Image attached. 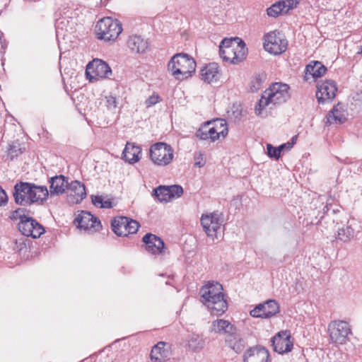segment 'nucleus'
<instances>
[{
	"label": "nucleus",
	"mask_w": 362,
	"mask_h": 362,
	"mask_svg": "<svg viewBox=\"0 0 362 362\" xmlns=\"http://www.w3.org/2000/svg\"><path fill=\"white\" fill-rule=\"evenodd\" d=\"M48 195L47 187L21 181L14 185L13 192L15 202L21 206L31 205L36 202L42 203Z\"/></svg>",
	"instance_id": "1"
},
{
	"label": "nucleus",
	"mask_w": 362,
	"mask_h": 362,
	"mask_svg": "<svg viewBox=\"0 0 362 362\" xmlns=\"http://www.w3.org/2000/svg\"><path fill=\"white\" fill-rule=\"evenodd\" d=\"M223 287L218 282H208L200 289L204 303L213 315L221 316L228 309V303L222 292Z\"/></svg>",
	"instance_id": "2"
},
{
	"label": "nucleus",
	"mask_w": 362,
	"mask_h": 362,
	"mask_svg": "<svg viewBox=\"0 0 362 362\" xmlns=\"http://www.w3.org/2000/svg\"><path fill=\"white\" fill-rule=\"evenodd\" d=\"M290 87L286 83H274L262 95L255 105V113L260 115L262 110L270 105H276L286 103L290 98Z\"/></svg>",
	"instance_id": "3"
},
{
	"label": "nucleus",
	"mask_w": 362,
	"mask_h": 362,
	"mask_svg": "<svg viewBox=\"0 0 362 362\" xmlns=\"http://www.w3.org/2000/svg\"><path fill=\"white\" fill-rule=\"evenodd\" d=\"M247 52L245 42L238 37L225 38L219 46V54L223 60L234 64L243 62Z\"/></svg>",
	"instance_id": "4"
},
{
	"label": "nucleus",
	"mask_w": 362,
	"mask_h": 362,
	"mask_svg": "<svg viewBox=\"0 0 362 362\" xmlns=\"http://www.w3.org/2000/svg\"><path fill=\"white\" fill-rule=\"evenodd\" d=\"M168 68L176 79L184 80L192 76L195 72L196 62L187 54L178 53L171 58Z\"/></svg>",
	"instance_id": "5"
},
{
	"label": "nucleus",
	"mask_w": 362,
	"mask_h": 362,
	"mask_svg": "<svg viewBox=\"0 0 362 362\" xmlns=\"http://www.w3.org/2000/svg\"><path fill=\"white\" fill-rule=\"evenodd\" d=\"M122 31V25L117 19L106 17L100 19L95 25V33L98 39L113 42Z\"/></svg>",
	"instance_id": "6"
},
{
	"label": "nucleus",
	"mask_w": 362,
	"mask_h": 362,
	"mask_svg": "<svg viewBox=\"0 0 362 362\" xmlns=\"http://www.w3.org/2000/svg\"><path fill=\"white\" fill-rule=\"evenodd\" d=\"M173 152L174 150L170 145L164 142H157L150 147V159L155 165L165 166L172 162Z\"/></svg>",
	"instance_id": "7"
},
{
	"label": "nucleus",
	"mask_w": 362,
	"mask_h": 362,
	"mask_svg": "<svg viewBox=\"0 0 362 362\" xmlns=\"http://www.w3.org/2000/svg\"><path fill=\"white\" fill-rule=\"evenodd\" d=\"M264 49L274 55H279L286 52L288 41L279 31L274 30L264 35Z\"/></svg>",
	"instance_id": "8"
},
{
	"label": "nucleus",
	"mask_w": 362,
	"mask_h": 362,
	"mask_svg": "<svg viewBox=\"0 0 362 362\" xmlns=\"http://www.w3.org/2000/svg\"><path fill=\"white\" fill-rule=\"evenodd\" d=\"M140 227L139 223L126 216H117L111 221L112 231L118 236H127L136 233Z\"/></svg>",
	"instance_id": "9"
},
{
	"label": "nucleus",
	"mask_w": 362,
	"mask_h": 362,
	"mask_svg": "<svg viewBox=\"0 0 362 362\" xmlns=\"http://www.w3.org/2000/svg\"><path fill=\"white\" fill-rule=\"evenodd\" d=\"M328 332L332 342L343 344L347 341L348 336L351 333V329L346 321L334 320L328 325Z\"/></svg>",
	"instance_id": "10"
},
{
	"label": "nucleus",
	"mask_w": 362,
	"mask_h": 362,
	"mask_svg": "<svg viewBox=\"0 0 362 362\" xmlns=\"http://www.w3.org/2000/svg\"><path fill=\"white\" fill-rule=\"evenodd\" d=\"M74 223L78 228L91 233L98 232L102 229L100 219L87 211H81L75 218Z\"/></svg>",
	"instance_id": "11"
},
{
	"label": "nucleus",
	"mask_w": 362,
	"mask_h": 362,
	"mask_svg": "<svg viewBox=\"0 0 362 362\" xmlns=\"http://www.w3.org/2000/svg\"><path fill=\"white\" fill-rule=\"evenodd\" d=\"M280 311L279 303L275 300H268L263 303H259L250 311V315L253 317L264 319L270 318Z\"/></svg>",
	"instance_id": "12"
},
{
	"label": "nucleus",
	"mask_w": 362,
	"mask_h": 362,
	"mask_svg": "<svg viewBox=\"0 0 362 362\" xmlns=\"http://www.w3.org/2000/svg\"><path fill=\"white\" fill-rule=\"evenodd\" d=\"M19 231L25 236L33 238H40L45 232V228L31 216L18 224Z\"/></svg>",
	"instance_id": "13"
},
{
	"label": "nucleus",
	"mask_w": 362,
	"mask_h": 362,
	"mask_svg": "<svg viewBox=\"0 0 362 362\" xmlns=\"http://www.w3.org/2000/svg\"><path fill=\"white\" fill-rule=\"evenodd\" d=\"M222 222L221 215L218 212H214L209 215H202L201 218V224L204 230L208 237L213 239L216 238L217 230L220 228Z\"/></svg>",
	"instance_id": "14"
},
{
	"label": "nucleus",
	"mask_w": 362,
	"mask_h": 362,
	"mask_svg": "<svg viewBox=\"0 0 362 362\" xmlns=\"http://www.w3.org/2000/svg\"><path fill=\"white\" fill-rule=\"evenodd\" d=\"M316 98L319 103L332 102L337 91V83L333 80H326L317 86Z\"/></svg>",
	"instance_id": "15"
},
{
	"label": "nucleus",
	"mask_w": 362,
	"mask_h": 362,
	"mask_svg": "<svg viewBox=\"0 0 362 362\" xmlns=\"http://www.w3.org/2000/svg\"><path fill=\"white\" fill-rule=\"evenodd\" d=\"M288 331H281L272 338L274 351L279 354L289 352L293 349V341Z\"/></svg>",
	"instance_id": "16"
},
{
	"label": "nucleus",
	"mask_w": 362,
	"mask_h": 362,
	"mask_svg": "<svg viewBox=\"0 0 362 362\" xmlns=\"http://www.w3.org/2000/svg\"><path fill=\"white\" fill-rule=\"evenodd\" d=\"M86 75L93 74L103 78H109L112 75V69L107 63L100 59H94L86 66Z\"/></svg>",
	"instance_id": "17"
},
{
	"label": "nucleus",
	"mask_w": 362,
	"mask_h": 362,
	"mask_svg": "<svg viewBox=\"0 0 362 362\" xmlns=\"http://www.w3.org/2000/svg\"><path fill=\"white\" fill-rule=\"evenodd\" d=\"M243 362H271L269 352L262 346L250 347L243 355Z\"/></svg>",
	"instance_id": "18"
},
{
	"label": "nucleus",
	"mask_w": 362,
	"mask_h": 362,
	"mask_svg": "<svg viewBox=\"0 0 362 362\" xmlns=\"http://www.w3.org/2000/svg\"><path fill=\"white\" fill-rule=\"evenodd\" d=\"M145 244L146 250L152 255H161L165 253V243L156 235L151 233H146L142 238Z\"/></svg>",
	"instance_id": "19"
},
{
	"label": "nucleus",
	"mask_w": 362,
	"mask_h": 362,
	"mask_svg": "<svg viewBox=\"0 0 362 362\" xmlns=\"http://www.w3.org/2000/svg\"><path fill=\"white\" fill-rule=\"evenodd\" d=\"M170 355V344L165 341H159L151 349V362H166L169 360Z\"/></svg>",
	"instance_id": "20"
},
{
	"label": "nucleus",
	"mask_w": 362,
	"mask_h": 362,
	"mask_svg": "<svg viewBox=\"0 0 362 362\" xmlns=\"http://www.w3.org/2000/svg\"><path fill=\"white\" fill-rule=\"evenodd\" d=\"M225 343L228 348L233 350L236 354L241 353L247 344L245 339L243 338L238 332V329L226 335Z\"/></svg>",
	"instance_id": "21"
},
{
	"label": "nucleus",
	"mask_w": 362,
	"mask_h": 362,
	"mask_svg": "<svg viewBox=\"0 0 362 362\" xmlns=\"http://www.w3.org/2000/svg\"><path fill=\"white\" fill-rule=\"evenodd\" d=\"M49 192L51 196L60 195L69 187L68 177L64 175H56L49 179Z\"/></svg>",
	"instance_id": "22"
},
{
	"label": "nucleus",
	"mask_w": 362,
	"mask_h": 362,
	"mask_svg": "<svg viewBox=\"0 0 362 362\" xmlns=\"http://www.w3.org/2000/svg\"><path fill=\"white\" fill-rule=\"evenodd\" d=\"M141 148L134 143L127 142L122 152V158L130 164L138 162L141 158Z\"/></svg>",
	"instance_id": "23"
},
{
	"label": "nucleus",
	"mask_w": 362,
	"mask_h": 362,
	"mask_svg": "<svg viewBox=\"0 0 362 362\" xmlns=\"http://www.w3.org/2000/svg\"><path fill=\"white\" fill-rule=\"evenodd\" d=\"M220 76L218 66L216 63H210L201 69V78L204 82H216Z\"/></svg>",
	"instance_id": "24"
},
{
	"label": "nucleus",
	"mask_w": 362,
	"mask_h": 362,
	"mask_svg": "<svg viewBox=\"0 0 362 362\" xmlns=\"http://www.w3.org/2000/svg\"><path fill=\"white\" fill-rule=\"evenodd\" d=\"M128 47L134 52L138 54L145 53L148 47L147 40H144L140 35H132L127 40Z\"/></svg>",
	"instance_id": "25"
},
{
	"label": "nucleus",
	"mask_w": 362,
	"mask_h": 362,
	"mask_svg": "<svg viewBox=\"0 0 362 362\" xmlns=\"http://www.w3.org/2000/svg\"><path fill=\"white\" fill-rule=\"evenodd\" d=\"M195 136L201 140H210L213 142L217 140V134H215L214 127H212L210 121L204 122L197 129Z\"/></svg>",
	"instance_id": "26"
},
{
	"label": "nucleus",
	"mask_w": 362,
	"mask_h": 362,
	"mask_svg": "<svg viewBox=\"0 0 362 362\" xmlns=\"http://www.w3.org/2000/svg\"><path fill=\"white\" fill-rule=\"evenodd\" d=\"M68 189L71 191V194L75 197L77 203L82 201L86 197L84 184L78 180H74L69 183Z\"/></svg>",
	"instance_id": "27"
},
{
	"label": "nucleus",
	"mask_w": 362,
	"mask_h": 362,
	"mask_svg": "<svg viewBox=\"0 0 362 362\" xmlns=\"http://www.w3.org/2000/svg\"><path fill=\"white\" fill-rule=\"evenodd\" d=\"M338 104L337 106H334L332 110L329 112L327 115V123L329 124H342L346 120V117L344 111L339 110Z\"/></svg>",
	"instance_id": "28"
},
{
	"label": "nucleus",
	"mask_w": 362,
	"mask_h": 362,
	"mask_svg": "<svg viewBox=\"0 0 362 362\" xmlns=\"http://www.w3.org/2000/svg\"><path fill=\"white\" fill-rule=\"evenodd\" d=\"M306 72L317 78L323 76L327 71V68L320 62L315 61L306 66Z\"/></svg>",
	"instance_id": "29"
},
{
	"label": "nucleus",
	"mask_w": 362,
	"mask_h": 362,
	"mask_svg": "<svg viewBox=\"0 0 362 362\" xmlns=\"http://www.w3.org/2000/svg\"><path fill=\"white\" fill-rule=\"evenodd\" d=\"M210 122L212 127H214L215 134H217V139H218L220 136L225 138L227 136L228 129L227 122L225 119L217 118Z\"/></svg>",
	"instance_id": "30"
},
{
	"label": "nucleus",
	"mask_w": 362,
	"mask_h": 362,
	"mask_svg": "<svg viewBox=\"0 0 362 362\" xmlns=\"http://www.w3.org/2000/svg\"><path fill=\"white\" fill-rule=\"evenodd\" d=\"M214 332L219 333L223 332L225 334H229L234 332L237 327L232 325L229 321L225 320H217L213 322Z\"/></svg>",
	"instance_id": "31"
},
{
	"label": "nucleus",
	"mask_w": 362,
	"mask_h": 362,
	"mask_svg": "<svg viewBox=\"0 0 362 362\" xmlns=\"http://www.w3.org/2000/svg\"><path fill=\"white\" fill-rule=\"evenodd\" d=\"M153 196L156 197L160 202H168L171 201L169 194L168 187L160 185L153 190Z\"/></svg>",
	"instance_id": "32"
},
{
	"label": "nucleus",
	"mask_w": 362,
	"mask_h": 362,
	"mask_svg": "<svg viewBox=\"0 0 362 362\" xmlns=\"http://www.w3.org/2000/svg\"><path fill=\"white\" fill-rule=\"evenodd\" d=\"M354 235V230L351 226H343L338 229L337 239L344 243L349 242Z\"/></svg>",
	"instance_id": "33"
},
{
	"label": "nucleus",
	"mask_w": 362,
	"mask_h": 362,
	"mask_svg": "<svg viewBox=\"0 0 362 362\" xmlns=\"http://www.w3.org/2000/svg\"><path fill=\"white\" fill-rule=\"evenodd\" d=\"M204 341L199 335H193L188 340V346L190 350L197 352L204 347Z\"/></svg>",
	"instance_id": "34"
},
{
	"label": "nucleus",
	"mask_w": 362,
	"mask_h": 362,
	"mask_svg": "<svg viewBox=\"0 0 362 362\" xmlns=\"http://www.w3.org/2000/svg\"><path fill=\"white\" fill-rule=\"evenodd\" d=\"M25 149V148L21 147L20 143L17 141L12 142V144L9 145V148L8 149V157L11 160H13L15 158L22 154Z\"/></svg>",
	"instance_id": "35"
},
{
	"label": "nucleus",
	"mask_w": 362,
	"mask_h": 362,
	"mask_svg": "<svg viewBox=\"0 0 362 362\" xmlns=\"http://www.w3.org/2000/svg\"><path fill=\"white\" fill-rule=\"evenodd\" d=\"M246 111L243 110L240 105H233L230 111L228 112L229 117L233 119L234 121L240 122L241 119L245 115Z\"/></svg>",
	"instance_id": "36"
},
{
	"label": "nucleus",
	"mask_w": 362,
	"mask_h": 362,
	"mask_svg": "<svg viewBox=\"0 0 362 362\" xmlns=\"http://www.w3.org/2000/svg\"><path fill=\"white\" fill-rule=\"evenodd\" d=\"M29 211L25 208H18L12 212L11 218L13 220H20V221L30 217L28 215Z\"/></svg>",
	"instance_id": "37"
},
{
	"label": "nucleus",
	"mask_w": 362,
	"mask_h": 362,
	"mask_svg": "<svg viewBox=\"0 0 362 362\" xmlns=\"http://www.w3.org/2000/svg\"><path fill=\"white\" fill-rule=\"evenodd\" d=\"M169 189L170 198L172 200L174 198H177L183 194V188L178 185L168 186Z\"/></svg>",
	"instance_id": "38"
},
{
	"label": "nucleus",
	"mask_w": 362,
	"mask_h": 362,
	"mask_svg": "<svg viewBox=\"0 0 362 362\" xmlns=\"http://www.w3.org/2000/svg\"><path fill=\"white\" fill-rule=\"evenodd\" d=\"M267 153L269 158L278 160L281 156V151L279 147H274L270 144H267Z\"/></svg>",
	"instance_id": "39"
},
{
	"label": "nucleus",
	"mask_w": 362,
	"mask_h": 362,
	"mask_svg": "<svg viewBox=\"0 0 362 362\" xmlns=\"http://www.w3.org/2000/svg\"><path fill=\"white\" fill-rule=\"evenodd\" d=\"M267 13L269 16L276 18L281 13V10L279 8V4H274L267 9Z\"/></svg>",
	"instance_id": "40"
},
{
	"label": "nucleus",
	"mask_w": 362,
	"mask_h": 362,
	"mask_svg": "<svg viewBox=\"0 0 362 362\" xmlns=\"http://www.w3.org/2000/svg\"><path fill=\"white\" fill-rule=\"evenodd\" d=\"M160 100V97L157 95H151L146 100V105L147 107H151L156 103H158Z\"/></svg>",
	"instance_id": "41"
},
{
	"label": "nucleus",
	"mask_w": 362,
	"mask_h": 362,
	"mask_svg": "<svg viewBox=\"0 0 362 362\" xmlns=\"http://www.w3.org/2000/svg\"><path fill=\"white\" fill-rule=\"evenodd\" d=\"M92 203L96 206L102 208L103 199L100 195H92L91 196Z\"/></svg>",
	"instance_id": "42"
},
{
	"label": "nucleus",
	"mask_w": 362,
	"mask_h": 362,
	"mask_svg": "<svg viewBox=\"0 0 362 362\" xmlns=\"http://www.w3.org/2000/svg\"><path fill=\"white\" fill-rule=\"evenodd\" d=\"M107 106L108 108H116L117 99L112 95L107 97Z\"/></svg>",
	"instance_id": "43"
},
{
	"label": "nucleus",
	"mask_w": 362,
	"mask_h": 362,
	"mask_svg": "<svg viewBox=\"0 0 362 362\" xmlns=\"http://www.w3.org/2000/svg\"><path fill=\"white\" fill-rule=\"evenodd\" d=\"M300 0H284L286 4L287 11L291 10L297 6Z\"/></svg>",
	"instance_id": "44"
},
{
	"label": "nucleus",
	"mask_w": 362,
	"mask_h": 362,
	"mask_svg": "<svg viewBox=\"0 0 362 362\" xmlns=\"http://www.w3.org/2000/svg\"><path fill=\"white\" fill-rule=\"evenodd\" d=\"M7 202V195L6 192L0 187V206Z\"/></svg>",
	"instance_id": "45"
},
{
	"label": "nucleus",
	"mask_w": 362,
	"mask_h": 362,
	"mask_svg": "<svg viewBox=\"0 0 362 362\" xmlns=\"http://www.w3.org/2000/svg\"><path fill=\"white\" fill-rule=\"evenodd\" d=\"M275 4H279V8H281L282 13L288 12V11H287L286 4L285 3L284 0L279 1Z\"/></svg>",
	"instance_id": "46"
},
{
	"label": "nucleus",
	"mask_w": 362,
	"mask_h": 362,
	"mask_svg": "<svg viewBox=\"0 0 362 362\" xmlns=\"http://www.w3.org/2000/svg\"><path fill=\"white\" fill-rule=\"evenodd\" d=\"M297 138H298V136L296 135L291 138L290 141L287 142L288 149H291L293 146V145L296 143Z\"/></svg>",
	"instance_id": "47"
},
{
	"label": "nucleus",
	"mask_w": 362,
	"mask_h": 362,
	"mask_svg": "<svg viewBox=\"0 0 362 362\" xmlns=\"http://www.w3.org/2000/svg\"><path fill=\"white\" fill-rule=\"evenodd\" d=\"M331 207H332V204L330 203H327L326 205L324 206L323 208V215L320 216V219H322L323 218V216L325 214H328L329 211H330L331 209Z\"/></svg>",
	"instance_id": "48"
},
{
	"label": "nucleus",
	"mask_w": 362,
	"mask_h": 362,
	"mask_svg": "<svg viewBox=\"0 0 362 362\" xmlns=\"http://www.w3.org/2000/svg\"><path fill=\"white\" fill-rule=\"evenodd\" d=\"M102 208L103 209H111L112 208V203L110 199L103 202Z\"/></svg>",
	"instance_id": "49"
},
{
	"label": "nucleus",
	"mask_w": 362,
	"mask_h": 362,
	"mask_svg": "<svg viewBox=\"0 0 362 362\" xmlns=\"http://www.w3.org/2000/svg\"><path fill=\"white\" fill-rule=\"evenodd\" d=\"M279 149H280V151L281 152L282 151H284L285 148H287L288 149V144L287 143H285V144H283L281 145H280L279 146Z\"/></svg>",
	"instance_id": "50"
},
{
	"label": "nucleus",
	"mask_w": 362,
	"mask_h": 362,
	"mask_svg": "<svg viewBox=\"0 0 362 362\" xmlns=\"http://www.w3.org/2000/svg\"><path fill=\"white\" fill-rule=\"evenodd\" d=\"M255 79H256V82L258 83V85L260 86L262 82V78H261L260 75L257 76Z\"/></svg>",
	"instance_id": "51"
},
{
	"label": "nucleus",
	"mask_w": 362,
	"mask_h": 362,
	"mask_svg": "<svg viewBox=\"0 0 362 362\" xmlns=\"http://www.w3.org/2000/svg\"><path fill=\"white\" fill-rule=\"evenodd\" d=\"M196 165H198L199 167L204 166V163H202L201 162H197L195 163Z\"/></svg>",
	"instance_id": "52"
},
{
	"label": "nucleus",
	"mask_w": 362,
	"mask_h": 362,
	"mask_svg": "<svg viewBox=\"0 0 362 362\" xmlns=\"http://www.w3.org/2000/svg\"><path fill=\"white\" fill-rule=\"evenodd\" d=\"M337 211H339V210H338V209H333L332 210V214H335V213H337Z\"/></svg>",
	"instance_id": "53"
}]
</instances>
